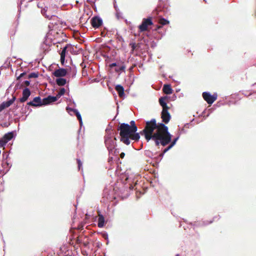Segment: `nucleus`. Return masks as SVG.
<instances>
[{
    "label": "nucleus",
    "instance_id": "15",
    "mask_svg": "<svg viewBox=\"0 0 256 256\" xmlns=\"http://www.w3.org/2000/svg\"><path fill=\"white\" fill-rule=\"evenodd\" d=\"M37 6L38 8L41 9V13L48 20L52 19V17H56L54 15H48L46 14V12L48 9V7L44 6L43 2H39L37 4Z\"/></svg>",
    "mask_w": 256,
    "mask_h": 256
},
{
    "label": "nucleus",
    "instance_id": "53",
    "mask_svg": "<svg viewBox=\"0 0 256 256\" xmlns=\"http://www.w3.org/2000/svg\"><path fill=\"white\" fill-rule=\"evenodd\" d=\"M102 237L106 240L108 239V234L106 232H104L102 233Z\"/></svg>",
    "mask_w": 256,
    "mask_h": 256
},
{
    "label": "nucleus",
    "instance_id": "63",
    "mask_svg": "<svg viewBox=\"0 0 256 256\" xmlns=\"http://www.w3.org/2000/svg\"><path fill=\"white\" fill-rule=\"evenodd\" d=\"M161 98H164V100H165L170 98V96H161Z\"/></svg>",
    "mask_w": 256,
    "mask_h": 256
},
{
    "label": "nucleus",
    "instance_id": "27",
    "mask_svg": "<svg viewBox=\"0 0 256 256\" xmlns=\"http://www.w3.org/2000/svg\"><path fill=\"white\" fill-rule=\"evenodd\" d=\"M159 104L160 106L162 108V110L165 109L168 110L169 107L168 106L167 102L166 100H164V98H159Z\"/></svg>",
    "mask_w": 256,
    "mask_h": 256
},
{
    "label": "nucleus",
    "instance_id": "30",
    "mask_svg": "<svg viewBox=\"0 0 256 256\" xmlns=\"http://www.w3.org/2000/svg\"><path fill=\"white\" fill-rule=\"evenodd\" d=\"M159 152V150H156L155 152H152L149 150L144 151V155L148 158H152L153 156L157 154Z\"/></svg>",
    "mask_w": 256,
    "mask_h": 256
},
{
    "label": "nucleus",
    "instance_id": "4",
    "mask_svg": "<svg viewBox=\"0 0 256 256\" xmlns=\"http://www.w3.org/2000/svg\"><path fill=\"white\" fill-rule=\"evenodd\" d=\"M118 130L120 132V136H130L134 132L129 124L126 123L120 124Z\"/></svg>",
    "mask_w": 256,
    "mask_h": 256
},
{
    "label": "nucleus",
    "instance_id": "1",
    "mask_svg": "<svg viewBox=\"0 0 256 256\" xmlns=\"http://www.w3.org/2000/svg\"><path fill=\"white\" fill-rule=\"evenodd\" d=\"M138 178V176L130 174L128 171L122 172L120 176L122 182L124 184H128L130 188L132 190L134 189V186L137 184Z\"/></svg>",
    "mask_w": 256,
    "mask_h": 256
},
{
    "label": "nucleus",
    "instance_id": "43",
    "mask_svg": "<svg viewBox=\"0 0 256 256\" xmlns=\"http://www.w3.org/2000/svg\"><path fill=\"white\" fill-rule=\"evenodd\" d=\"M172 147L170 145L168 146V147H166V148L163 149L162 150V152H160L163 156H164V154L167 152H168L170 150Z\"/></svg>",
    "mask_w": 256,
    "mask_h": 256
},
{
    "label": "nucleus",
    "instance_id": "60",
    "mask_svg": "<svg viewBox=\"0 0 256 256\" xmlns=\"http://www.w3.org/2000/svg\"><path fill=\"white\" fill-rule=\"evenodd\" d=\"M118 41H120V42H124V40L122 36H119L118 38Z\"/></svg>",
    "mask_w": 256,
    "mask_h": 256
},
{
    "label": "nucleus",
    "instance_id": "48",
    "mask_svg": "<svg viewBox=\"0 0 256 256\" xmlns=\"http://www.w3.org/2000/svg\"><path fill=\"white\" fill-rule=\"evenodd\" d=\"M116 17L118 19H120V18H122V13L120 12V10H118V12L116 11Z\"/></svg>",
    "mask_w": 256,
    "mask_h": 256
},
{
    "label": "nucleus",
    "instance_id": "49",
    "mask_svg": "<svg viewBox=\"0 0 256 256\" xmlns=\"http://www.w3.org/2000/svg\"><path fill=\"white\" fill-rule=\"evenodd\" d=\"M44 44L46 45V46H50V44L48 42L46 36L44 38V41L43 44L42 46V47L43 46Z\"/></svg>",
    "mask_w": 256,
    "mask_h": 256
},
{
    "label": "nucleus",
    "instance_id": "22",
    "mask_svg": "<svg viewBox=\"0 0 256 256\" xmlns=\"http://www.w3.org/2000/svg\"><path fill=\"white\" fill-rule=\"evenodd\" d=\"M220 218V216L218 215V216H214L212 220H210V221H203L201 222H197L196 227H201L203 226H205L206 225H208L209 224H212L213 221L216 218L219 219Z\"/></svg>",
    "mask_w": 256,
    "mask_h": 256
},
{
    "label": "nucleus",
    "instance_id": "6",
    "mask_svg": "<svg viewBox=\"0 0 256 256\" xmlns=\"http://www.w3.org/2000/svg\"><path fill=\"white\" fill-rule=\"evenodd\" d=\"M156 126H153L152 124H150V122H146L145 127L142 130L140 134L142 136H144L145 139L148 138V136H151V134H154V130H156Z\"/></svg>",
    "mask_w": 256,
    "mask_h": 256
},
{
    "label": "nucleus",
    "instance_id": "18",
    "mask_svg": "<svg viewBox=\"0 0 256 256\" xmlns=\"http://www.w3.org/2000/svg\"><path fill=\"white\" fill-rule=\"evenodd\" d=\"M44 104H46V106L56 102L58 99L56 96L48 95L47 96L43 98Z\"/></svg>",
    "mask_w": 256,
    "mask_h": 256
},
{
    "label": "nucleus",
    "instance_id": "12",
    "mask_svg": "<svg viewBox=\"0 0 256 256\" xmlns=\"http://www.w3.org/2000/svg\"><path fill=\"white\" fill-rule=\"evenodd\" d=\"M71 70V67H69L68 68H59L53 72L52 74L56 77L57 78H62L63 76H65L68 74V70Z\"/></svg>",
    "mask_w": 256,
    "mask_h": 256
},
{
    "label": "nucleus",
    "instance_id": "51",
    "mask_svg": "<svg viewBox=\"0 0 256 256\" xmlns=\"http://www.w3.org/2000/svg\"><path fill=\"white\" fill-rule=\"evenodd\" d=\"M6 144V142L5 141V140H4V138H2L0 139V146H2L4 145H5Z\"/></svg>",
    "mask_w": 256,
    "mask_h": 256
},
{
    "label": "nucleus",
    "instance_id": "44",
    "mask_svg": "<svg viewBox=\"0 0 256 256\" xmlns=\"http://www.w3.org/2000/svg\"><path fill=\"white\" fill-rule=\"evenodd\" d=\"M150 122V124H152L153 126H157V123L156 122V120L155 118H152L150 120H148L146 122Z\"/></svg>",
    "mask_w": 256,
    "mask_h": 256
},
{
    "label": "nucleus",
    "instance_id": "5",
    "mask_svg": "<svg viewBox=\"0 0 256 256\" xmlns=\"http://www.w3.org/2000/svg\"><path fill=\"white\" fill-rule=\"evenodd\" d=\"M46 104H44V99H42L40 96H37L33 98L32 100L27 102L26 109L30 110V106L34 108H40L46 106Z\"/></svg>",
    "mask_w": 256,
    "mask_h": 256
},
{
    "label": "nucleus",
    "instance_id": "24",
    "mask_svg": "<svg viewBox=\"0 0 256 256\" xmlns=\"http://www.w3.org/2000/svg\"><path fill=\"white\" fill-rule=\"evenodd\" d=\"M106 224V220L104 216L102 214L99 215L98 220V226L99 228H103Z\"/></svg>",
    "mask_w": 256,
    "mask_h": 256
},
{
    "label": "nucleus",
    "instance_id": "56",
    "mask_svg": "<svg viewBox=\"0 0 256 256\" xmlns=\"http://www.w3.org/2000/svg\"><path fill=\"white\" fill-rule=\"evenodd\" d=\"M20 61L18 58H17V62ZM22 66H21V64L17 63V69L16 70L18 71L20 69L22 68Z\"/></svg>",
    "mask_w": 256,
    "mask_h": 256
},
{
    "label": "nucleus",
    "instance_id": "2",
    "mask_svg": "<svg viewBox=\"0 0 256 256\" xmlns=\"http://www.w3.org/2000/svg\"><path fill=\"white\" fill-rule=\"evenodd\" d=\"M111 128L112 127L110 128H106V134L104 136V143L110 154L112 152L113 149L116 146V138L114 135H112L110 132Z\"/></svg>",
    "mask_w": 256,
    "mask_h": 256
},
{
    "label": "nucleus",
    "instance_id": "35",
    "mask_svg": "<svg viewBox=\"0 0 256 256\" xmlns=\"http://www.w3.org/2000/svg\"><path fill=\"white\" fill-rule=\"evenodd\" d=\"M172 134L169 132H168L166 134H164V138L169 141L170 142H172Z\"/></svg>",
    "mask_w": 256,
    "mask_h": 256
},
{
    "label": "nucleus",
    "instance_id": "62",
    "mask_svg": "<svg viewBox=\"0 0 256 256\" xmlns=\"http://www.w3.org/2000/svg\"><path fill=\"white\" fill-rule=\"evenodd\" d=\"M69 101L71 102H72V104H74V106H76V102H74V100L72 99H70L69 100Z\"/></svg>",
    "mask_w": 256,
    "mask_h": 256
},
{
    "label": "nucleus",
    "instance_id": "11",
    "mask_svg": "<svg viewBox=\"0 0 256 256\" xmlns=\"http://www.w3.org/2000/svg\"><path fill=\"white\" fill-rule=\"evenodd\" d=\"M90 24L93 28L96 29L102 25L103 20L100 16H94L90 20Z\"/></svg>",
    "mask_w": 256,
    "mask_h": 256
},
{
    "label": "nucleus",
    "instance_id": "55",
    "mask_svg": "<svg viewBox=\"0 0 256 256\" xmlns=\"http://www.w3.org/2000/svg\"><path fill=\"white\" fill-rule=\"evenodd\" d=\"M114 7L116 11H118H118L119 8L116 4V0H114Z\"/></svg>",
    "mask_w": 256,
    "mask_h": 256
},
{
    "label": "nucleus",
    "instance_id": "21",
    "mask_svg": "<svg viewBox=\"0 0 256 256\" xmlns=\"http://www.w3.org/2000/svg\"><path fill=\"white\" fill-rule=\"evenodd\" d=\"M163 92L166 94H170L173 92V90L170 84H164L162 88Z\"/></svg>",
    "mask_w": 256,
    "mask_h": 256
},
{
    "label": "nucleus",
    "instance_id": "19",
    "mask_svg": "<svg viewBox=\"0 0 256 256\" xmlns=\"http://www.w3.org/2000/svg\"><path fill=\"white\" fill-rule=\"evenodd\" d=\"M16 98V94L12 95V98L6 102H4L0 104V112L2 111L4 109L10 106Z\"/></svg>",
    "mask_w": 256,
    "mask_h": 256
},
{
    "label": "nucleus",
    "instance_id": "38",
    "mask_svg": "<svg viewBox=\"0 0 256 256\" xmlns=\"http://www.w3.org/2000/svg\"><path fill=\"white\" fill-rule=\"evenodd\" d=\"M130 128L133 130V132H136L138 130V128L136 125L135 122L134 120H131L130 122V124H129Z\"/></svg>",
    "mask_w": 256,
    "mask_h": 256
},
{
    "label": "nucleus",
    "instance_id": "47",
    "mask_svg": "<svg viewBox=\"0 0 256 256\" xmlns=\"http://www.w3.org/2000/svg\"><path fill=\"white\" fill-rule=\"evenodd\" d=\"M183 220L184 222H185L186 223L190 224V225H191V226H196V225H197V222H188V221L185 220V219H184L183 218Z\"/></svg>",
    "mask_w": 256,
    "mask_h": 256
},
{
    "label": "nucleus",
    "instance_id": "34",
    "mask_svg": "<svg viewBox=\"0 0 256 256\" xmlns=\"http://www.w3.org/2000/svg\"><path fill=\"white\" fill-rule=\"evenodd\" d=\"M162 122H158L157 124V126L156 128V132H161V134H163L162 132V127L164 126V124Z\"/></svg>",
    "mask_w": 256,
    "mask_h": 256
},
{
    "label": "nucleus",
    "instance_id": "64",
    "mask_svg": "<svg viewBox=\"0 0 256 256\" xmlns=\"http://www.w3.org/2000/svg\"><path fill=\"white\" fill-rule=\"evenodd\" d=\"M113 160V157L110 156L108 158V162H110Z\"/></svg>",
    "mask_w": 256,
    "mask_h": 256
},
{
    "label": "nucleus",
    "instance_id": "7",
    "mask_svg": "<svg viewBox=\"0 0 256 256\" xmlns=\"http://www.w3.org/2000/svg\"><path fill=\"white\" fill-rule=\"evenodd\" d=\"M153 24L154 23L151 16L143 18L141 24L138 26L139 32H142L146 31L148 26Z\"/></svg>",
    "mask_w": 256,
    "mask_h": 256
},
{
    "label": "nucleus",
    "instance_id": "40",
    "mask_svg": "<svg viewBox=\"0 0 256 256\" xmlns=\"http://www.w3.org/2000/svg\"><path fill=\"white\" fill-rule=\"evenodd\" d=\"M39 74L38 72H32L28 76V79L30 78H36L38 76Z\"/></svg>",
    "mask_w": 256,
    "mask_h": 256
},
{
    "label": "nucleus",
    "instance_id": "13",
    "mask_svg": "<svg viewBox=\"0 0 256 256\" xmlns=\"http://www.w3.org/2000/svg\"><path fill=\"white\" fill-rule=\"evenodd\" d=\"M30 94L31 92L30 88L28 87L24 88L22 90V97L18 99L17 98V103L18 102H26L28 100Z\"/></svg>",
    "mask_w": 256,
    "mask_h": 256
},
{
    "label": "nucleus",
    "instance_id": "20",
    "mask_svg": "<svg viewBox=\"0 0 256 256\" xmlns=\"http://www.w3.org/2000/svg\"><path fill=\"white\" fill-rule=\"evenodd\" d=\"M115 90L116 91L118 96L124 99L125 98L126 95L124 94V86L120 84H118L115 86Z\"/></svg>",
    "mask_w": 256,
    "mask_h": 256
},
{
    "label": "nucleus",
    "instance_id": "28",
    "mask_svg": "<svg viewBox=\"0 0 256 256\" xmlns=\"http://www.w3.org/2000/svg\"><path fill=\"white\" fill-rule=\"evenodd\" d=\"M130 136H120V140L126 145H128L130 142Z\"/></svg>",
    "mask_w": 256,
    "mask_h": 256
},
{
    "label": "nucleus",
    "instance_id": "9",
    "mask_svg": "<svg viewBox=\"0 0 256 256\" xmlns=\"http://www.w3.org/2000/svg\"><path fill=\"white\" fill-rule=\"evenodd\" d=\"M202 97L208 104H212L217 99L218 95L216 92L212 94L208 92H204L202 93Z\"/></svg>",
    "mask_w": 256,
    "mask_h": 256
},
{
    "label": "nucleus",
    "instance_id": "17",
    "mask_svg": "<svg viewBox=\"0 0 256 256\" xmlns=\"http://www.w3.org/2000/svg\"><path fill=\"white\" fill-rule=\"evenodd\" d=\"M168 110L166 109L162 110L161 112V118L162 120V122L166 124H167L170 122L171 118V116Z\"/></svg>",
    "mask_w": 256,
    "mask_h": 256
},
{
    "label": "nucleus",
    "instance_id": "14",
    "mask_svg": "<svg viewBox=\"0 0 256 256\" xmlns=\"http://www.w3.org/2000/svg\"><path fill=\"white\" fill-rule=\"evenodd\" d=\"M113 191L110 190L107 188H104L102 194L104 200L112 201L113 199H116V197L113 195Z\"/></svg>",
    "mask_w": 256,
    "mask_h": 256
},
{
    "label": "nucleus",
    "instance_id": "23",
    "mask_svg": "<svg viewBox=\"0 0 256 256\" xmlns=\"http://www.w3.org/2000/svg\"><path fill=\"white\" fill-rule=\"evenodd\" d=\"M164 156H163L161 153H160L158 156L156 154L153 156L152 159L154 160V161L155 163L154 164V166H156L158 165Z\"/></svg>",
    "mask_w": 256,
    "mask_h": 256
},
{
    "label": "nucleus",
    "instance_id": "26",
    "mask_svg": "<svg viewBox=\"0 0 256 256\" xmlns=\"http://www.w3.org/2000/svg\"><path fill=\"white\" fill-rule=\"evenodd\" d=\"M56 82L59 86H64L67 83V80L62 77L57 78L56 80Z\"/></svg>",
    "mask_w": 256,
    "mask_h": 256
},
{
    "label": "nucleus",
    "instance_id": "61",
    "mask_svg": "<svg viewBox=\"0 0 256 256\" xmlns=\"http://www.w3.org/2000/svg\"><path fill=\"white\" fill-rule=\"evenodd\" d=\"M125 156V154L124 152H122L120 154V157L122 158H123Z\"/></svg>",
    "mask_w": 256,
    "mask_h": 256
},
{
    "label": "nucleus",
    "instance_id": "54",
    "mask_svg": "<svg viewBox=\"0 0 256 256\" xmlns=\"http://www.w3.org/2000/svg\"><path fill=\"white\" fill-rule=\"evenodd\" d=\"M214 108H213L208 109V114H206V117H208L210 114L214 112Z\"/></svg>",
    "mask_w": 256,
    "mask_h": 256
},
{
    "label": "nucleus",
    "instance_id": "3",
    "mask_svg": "<svg viewBox=\"0 0 256 256\" xmlns=\"http://www.w3.org/2000/svg\"><path fill=\"white\" fill-rule=\"evenodd\" d=\"M108 68L112 71L116 72L118 74L117 78H118L122 72H125L126 66L124 62L117 60L115 62L110 64Z\"/></svg>",
    "mask_w": 256,
    "mask_h": 256
},
{
    "label": "nucleus",
    "instance_id": "39",
    "mask_svg": "<svg viewBox=\"0 0 256 256\" xmlns=\"http://www.w3.org/2000/svg\"><path fill=\"white\" fill-rule=\"evenodd\" d=\"M169 143H170L169 141L164 138V134H162V140H160V144L163 146H165Z\"/></svg>",
    "mask_w": 256,
    "mask_h": 256
},
{
    "label": "nucleus",
    "instance_id": "10",
    "mask_svg": "<svg viewBox=\"0 0 256 256\" xmlns=\"http://www.w3.org/2000/svg\"><path fill=\"white\" fill-rule=\"evenodd\" d=\"M66 110L67 112L70 114H70V112H74V114L76 116L78 120L79 121V122H80V128L78 130V132H80V130H81L82 126H83L82 118V116H81V114H80V112H79V111L77 109H76L75 108H70L68 106H66Z\"/></svg>",
    "mask_w": 256,
    "mask_h": 256
},
{
    "label": "nucleus",
    "instance_id": "57",
    "mask_svg": "<svg viewBox=\"0 0 256 256\" xmlns=\"http://www.w3.org/2000/svg\"><path fill=\"white\" fill-rule=\"evenodd\" d=\"M190 126H192V124H190V123H186V124H184V128H190Z\"/></svg>",
    "mask_w": 256,
    "mask_h": 256
},
{
    "label": "nucleus",
    "instance_id": "8",
    "mask_svg": "<svg viewBox=\"0 0 256 256\" xmlns=\"http://www.w3.org/2000/svg\"><path fill=\"white\" fill-rule=\"evenodd\" d=\"M147 142L152 140L154 142V144L160 149V140H162V134L160 132H155L154 134H151V136H148V138L146 139Z\"/></svg>",
    "mask_w": 256,
    "mask_h": 256
},
{
    "label": "nucleus",
    "instance_id": "42",
    "mask_svg": "<svg viewBox=\"0 0 256 256\" xmlns=\"http://www.w3.org/2000/svg\"><path fill=\"white\" fill-rule=\"evenodd\" d=\"M180 134H178V136L174 138V140L171 142V144H170L172 147H173L176 143L177 141L180 138Z\"/></svg>",
    "mask_w": 256,
    "mask_h": 256
},
{
    "label": "nucleus",
    "instance_id": "41",
    "mask_svg": "<svg viewBox=\"0 0 256 256\" xmlns=\"http://www.w3.org/2000/svg\"><path fill=\"white\" fill-rule=\"evenodd\" d=\"M76 162L78 164V169L80 170L81 169L82 170V162L80 158H76Z\"/></svg>",
    "mask_w": 256,
    "mask_h": 256
},
{
    "label": "nucleus",
    "instance_id": "25",
    "mask_svg": "<svg viewBox=\"0 0 256 256\" xmlns=\"http://www.w3.org/2000/svg\"><path fill=\"white\" fill-rule=\"evenodd\" d=\"M169 23V20L162 18L160 21V25L158 26L154 30H158L163 26L168 24Z\"/></svg>",
    "mask_w": 256,
    "mask_h": 256
},
{
    "label": "nucleus",
    "instance_id": "45",
    "mask_svg": "<svg viewBox=\"0 0 256 256\" xmlns=\"http://www.w3.org/2000/svg\"><path fill=\"white\" fill-rule=\"evenodd\" d=\"M60 60L61 64L62 66H64V65L65 60H66V56L60 55Z\"/></svg>",
    "mask_w": 256,
    "mask_h": 256
},
{
    "label": "nucleus",
    "instance_id": "32",
    "mask_svg": "<svg viewBox=\"0 0 256 256\" xmlns=\"http://www.w3.org/2000/svg\"><path fill=\"white\" fill-rule=\"evenodd\" d=\"M140 133L136 132H134L130 135V139L135 141H138L140 138Z\"/></svg>",
    "mask_w": 256,
    "mask_h": 256
},
{
    "label": "nucleus",
    "instance_id": "52",
    "mask_svg": "<svg viewBox=\"0 0 256 256\" xmlns=\"http://www.w3.org/2000/svg\"><path fill=\"white\" fill-rule=\"evenodd\" d=\"M130 46L132 48V50H134L136 48V44L134 42H132L130 44Z\"/></svg>",
    "mask_w": 256,
    "mask_h": 256
},
{
    "label": "nucleus",
    "instance_id": "58",
    "mask_svg": "<svg viewBox=\"0 0 256 256\" xmlns=\"http://www.w3.org/2000/svg\"><path fill=\"white\" fill-rule=\"evenodd\" d=\"M96 0H86V2L90 4H95Z\"/></svg>",
    "mask_w": 256,
    "mask_h": 256
},
{
    "label": "nucleus",
    "instance_id": "16",
    "mask_svg": "<svg viewBox=\"0 0 256 256\" xmlns=\"http://www.w3.org/2000/svg\"><path fill=\"white\" fill-rule=\"evenodd\" d=\"M30 80L28 78H24L17 82V90L22 88L23 87H28L30 85Z\"/></svg>",
    "mask_w": 256,
    "mask_h": 256
},
{
    "label": "nucleus",
    "instance_id": "33",
    "mask_svg": "<svg viewBox=\"0 0 256 256\" xmlns=\"http://www.w3.org/2000/svg\"><path fill=\"white\" fill-rule=\"evenodd\" d=\"M120 150L119 148H116L115 147L113 149L112 152L109 153V154H112L115 156H116V158L119 160V157H118V155L120 154Z\"/></svg>",
    "mask_w": 256,
    "mask_h": 256
},
{
    "label": "nucleus",
    "instance_id": "59",
    "mask_svg": "<svg viewBox=\"0 0 256 256\" xmlns=\"http://www.w3.org/2000/svg\"><path fill=\"white\" fill-rule=\"evenodd\" d=\"M176 98V94H174L172 96H170V100H174Z\"/></svg>",
    "mask_w": 256,
    "mask_h": 256
},
{
    "label": "nucleus",
    "instance_id": "50",
    "mask_svg": "<svg viewBox=\"0 0 256 256\" xmlns=\"http://www.w3.org/2000/svg\"><path fill=\"white\" fill-rule=\"evenodd\" d=\"M162 130L163 134H166L168 132H169L168 126H166L165 124L164 126L162 127Z\"/></svg>",
    "mask_w": 256,
    "mask_h": 256
},
{
    "label": "nucleus",
    "instance_id": "31",
    "mask_svg": "<svg viewBox=\"0 0 256 256\" xmlns=\"http://www.w3.org/2000/svg\"><path fill=\"white\" fill-rule=\"evenodd\" d=\"M14 136V134L12 132H8L4 135L2 137L6 143L10 140Z\"/></svg>",
    "mask_w": 256,
    "mask_h": 256
},
{
    "label": "nucleus",
    "instance_id": "37",
    "mask_svg": "<svg viewBox=\"0 0 256 256\" xmlns=\"http://www.w3.org/2000/svg\"><path fill=\"white\" fill-rule=\"evenodd\" d=\"M27 70H25L24 72H22L19 76H17V82L24 78H28L27 76Z\"/></svg>",
    "mask_w": 256,
    "mask_h": 256
},
{
    "label": "nucleus",
    "instance_id": "29",
    "mask_svg": "<svg viewBox=\"0 0 256 256\" xmlns=\"http://www.w3.org/2000/svg\"><path fill=\"white\" fill-rule=\"evenodd\" d=\"M72 46L70 44H66L62 48V50L60 52V55L66 56L68 53V48Z\"/></svg>",
    "mask_w": 256,
    "mask_h": 256
},
{
    "label": "nucleus",
    "instance_id": "36",
    "mask_svg": "<svg viewBox=\"0 0 256 256\" xmlns=\"http://www.w3.org/2000/svg\"><path fill=\"white\" fill-rule=\"evenodd\" d=\"M66 91V90L64 88H60V90L56 94V97L58 99L60 98L62 96H64L65 94Z\"/></svg>",
    "mask_w": 256,
    "mask_h": 256
},
{
    "label": "nucleus",
    "instance_id": "46",
    "mask_svg": "<svg viewBox=\"0 0 256 256\" xmlns=\"http://www.w3.org/2000/svg\"><path fill=\"white\" fill-rule=\"evenodd\" d=\"M186 132H187V130H186L184 129V128L183 127L182 128L180 129L179 132H178V134H180V136L181 134H186Z\"/></svg>",
    "mask_w": 256,
    "mask_h": 256
}]
</instances>
